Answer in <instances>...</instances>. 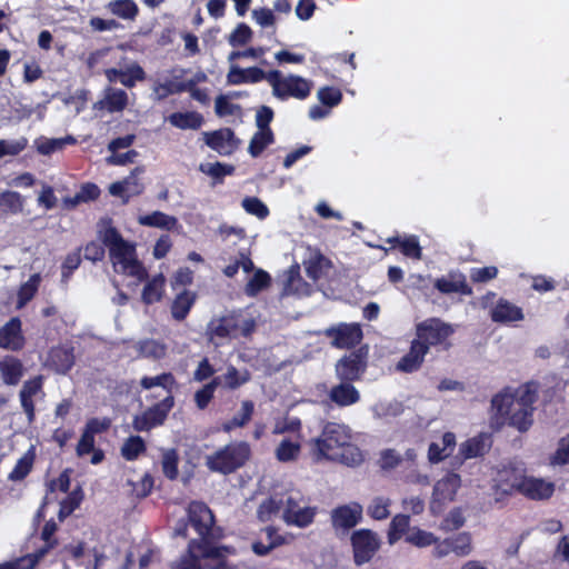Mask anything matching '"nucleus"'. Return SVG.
Segmentation results:
<instances>
[{"mask_svg":"<svg viewBox=\"0 0 569 569\" xmlns=\"http://www.w3.org/2000/svg\"><path fill=\"white\" fill-rule=\"evenodd\" d=\"M533 382L518 388H507L491 400L492 421L497 427L508 423L519 431H526L532 423V405L537 400Z\"/></svg>","mask_w":569,"mask_h":569,"instance_id":"obj_1","label":"nucleus"},{"mask_svg":"<svg viewBox=\"0 0 569 569\" xmlns=\"http://www.w3.org/2000/svg\"><path fill=\"white\" fill-rule=\"evenodd\" d=\"M350 440L351 433L348 427L328 422L320 437L312 441L317 460L338 461L349 467L360 465L362 453L358 447L350 443Z\"/></svg>","mask_w":569,"mask_h":569,"instance_id":"obj_2","label":"nucleus"},{"mask_svg":"<svg viewBox=\"0 0 569 569\" xmlns=\"http://www.w3.org/2000/svg\"><path fill=\"white\" fill-rule=\"evenodd\" d=\"M102 240L109 249L114 271L132 277L137 282L147 278V270L137 259L134 246L126 241L114 228H108Z\"/></svg>","mask_w":569,"mask_h":569,"instance_id":"obj_3","label":"nucleus"},{"mask_svg":"<svg viewBox=\"0 0 569 569\" xmlns=\"http://www.w3.org/2000/svg\"><path fill=\"white\" fill-rule=\"evenodd\" d=\"M256 328L252 318L240 311H233L213 318L207 326V336L214 346H222L232 339L250 336Z\"/></svg>","mask_w":569,"mask_h":569,"instance_id":"obj_4","label":"nucleus"},{"mask_svg":"<svg viewBox=\"0 0 569 569\" xmlns=\"http://www.w3.org/2000/svg\"><path fill=\"white\" fill-rule=\"evenodd\" d=\"M171 569H232L222 558V549L192 539L187 552L171 565Z\"/></svg>","mask_w":569,"mask_h":569,"instance_id":"obj_5","label":"nucleus"},{"mask_svg":"<svg viewBox=\"0 0 569 569\" xmlns=\"http://www.w3.org/2000/svg\"><path fill=\"white\" fill-rule=\"evenodd\" d=\"M318 507L310 505L309 499L299 490L290 489L283 492L282 521L292 527L305 529L315 522Z\"/></svg>","mask_w":569,"mask_h":569,"instance_id":"obj_6","label":"nucleus"},{"mask_svg":"<svg viewBox=\"0 0 569 569\" xmlns=\"http://www.w3.org/2000/svg\"><path fill=\"white\" fill-rule=\"evenodd\" d=\"M250 456L247 442H232L206 457V466L220 473H230L243 466Z\"/></svg>","mask_w":569,"mask_h":569,"instance_id":"obj_7","label":"nucleus"},{"mask_svg":"<svg viewBox=\"0 0 569 569\" xmlns=\"http://www.w3.org/2000/svg\"><path fill=\"white\" fill-rule=\"evenodd\" d=\"M268 83L272 88V94L280 100L290 97L303 100L312 88L310 80L296 74L283 76L279 70L268 72Z\"/></svg>","mask_w":569,"mask_h":569,"instance_id":"obj_8","label":"nucleus"},{"mask_svg":"<svg viewBox=\"0 0 569 569\" xmlns=\"http://www.w3.org/2000/svg\"><path fill=\"white\" fill-rule=\"evenodd\" d=\"M351 545L355 562L361 566L373 558L381 546V539L370 529H359L352 533Z\"/></svg>","mask_w":569,"mask_h":569,"instance_id":"obj_9","label":"nucleus"},{"mask_svg":"<svg viewBox=\"0 0 569 569\" xmlns=\"http://www.w3.org/2000/svg\"><path fill=\"white\" fill-rule=\"evenodd\" d=\"M173 397L166 396L161 402L134 416L132 420L133 429L136 431H149L161 426L173 407Z\"/></svg>","mask_w":569,"mask_h":569,"instance_id":"obj_10","label":"nucleus"},{"mask_svg":"<svg viewBox=\"0 0 569 569\" xmlns=\"http://www.w3.org/2000/svg\"><path fill=\"white\" fill-rule=\"evenodd\" d=\"M451 325L441 321L438 318L427 319L417 325V341L427 346V351L431 346L442 343L453 333Z\"/></svg>","mask_w":569,"mask_h":569,"instance_id":"obj_11","label":"nucleus"},{"mask_svg":"<svg viewBox=\"0 0 569 569\" xmlns=\"http://www.w3.org/2000/svg\"><path fill=\"white\" fill-rule=\"evenodd\" d=\"M188 518L201 538L198 542L209 545L208 539L211 537L214 518L208 506L199 501L191 502L188 507Z\"/></svg>","mask_w":569,"mask_h":569,"instance_id":"obj_12","label":"nucleus"},{"mask_svg":"<svg viewBox=\"0 0 569 569\" xmlns=\"http://www.w3.org/2000/svg\"><path fill=\"white\" fill-rule=\"evenodd\" d=\"M367 367V357L362 350L351 352L341 358L336 365V375L340 381L359 380Z\"/></svg>","mask_w":569,"mask_h":569,"instance_id":"obj_13","label":"nucleus"},{"mask_svg":"<svg viewBox=\"0 0 569 569\" xmlns=\"http://www.w3.org/2000/svg\"><path fill=\"white\" fill-rule=\"evenodd\" d=\"M362 512L363 508L358 502L338 506L331 510V525L335 530L346 532L360 522L362 519Z\"/></svg>","mask_w":569,"mask_h":569,"instance_id":"obj_14","label":"nucleus"},{"mask_svg":"<svg viewBox=\"0 0 569 569\" xmlns=\"http://www.w3.org/2000/svg\"><path fill=\"white\" fill-rule=\"evenodd\" d=\"M525 477L522 470L518 468L502 467L493 479V488L497 493L501 495H512L516 491L520 493Z\"/></svg>","mask_w":569,"mask_h":569,"instance_id":"obj_15","label":"nucleus"},{"mask_svg":"<svg viewBox=\"0 0 569 569\" xmlns=\"http://www.w3.org/2000/svg\"><path fill=\"white\" fill-rule=\"evenodd\" d=\"M104 76L109 82H120L127 88H133L138 81L146 79L144 70L137 62H130L120 68L107 69Z\"/></svg>","mask_w":569,"mask_h":569,"instance_id":"obj_16","label":"nucleus"},{"mask_svg":"<svg viewBox=\"0 0 569 569\" xmlns=\"http://www.w3.org/2000/svg\"><path fill=\"white\" fill-rule=\"evenodd\" d=\"M326 336L332 338V345L337 348H351L362 339V331L358 325L341 323L326 330Z\"/></svg>","mask_w":569,"mask_h":569,"instance_id":"obj_17","label":"nucleus"},{"mask_svg":"<svg viewBox=\"0 0 569 569\" xmlns=\"http://www.w3.org/2000/svg\"><path fill=\"white\" fill-rule=\"evenodd\" d=\"M24 337L21 329V320L17 317L11 318L0 328V348L18 351L24 346Z\"/></svg>","mask_w":569,"mask_h":569,"instance_id":"obj_18","label":"nucleus"},{"mask_svg":"<svg viewBox=\"0 0 569 569\" xmlns=\"http://www.w3.org/2000/svg\"><path fill=\"white\" fill-rule=\"evenodd\" d=\"M143 170L136 168L130 176L122 181L113 182L109 187V192L114 197H120L124 201H128L131 197L138 196L143 191V183L140 180V176Z\"/></svg>","mask_w":569,"mask_h":569,"instance_id":"obj_19","label":"nucleus"},{"mask_svg":"<svg viewBox=\"0 0 569 569\" xmlns=\"http://www.w3.org/2000/svg\"><path fill=\"white\" fill-rule=\"evenodd\" d=\"M555 492V483L541 478L525 477L520 493L532 500L549 499Z\"/></svg>","mask_w":569,"mask_h":569,"instance_id":"obj_20","label":"nucleus"},{"mask_svg":"<svg viewBox=\"0 0 569 569\" xmlns=\"http://www.w3.org/2000/svg\"><path fill=\"white\" fill-rule=\"evenodd\" d=\"M129 102L128 93L119 88L108 87L103 97L94 103L96 109L107 110L110 113L123 111Z\"/></svg>","mask_w":569,"mask_h":569,"instance_id":"obj_21","label":"nucleus"},{"mask_svg":"<svg viewBox=\"0 0 569 569\" xmlns=\"http://www.w3.org/2000/svg\"><path fill=\"white\" fill-rule=\"evenodd\" d=\"M47 365L57 373L66 375L74 365L73 348L69 346L52 348L49 351Z\"/></svg>","mask_w":569,"mask_h":569,"instance_id":"obj_22","label":"nucleus"},{"mask_svg":"<svg viewBox=\"0 0 569 569\" xmlns=\"http://www.w3.org/2000/svg\"><path fill=\"white\" fill-rule=\"evenodd\" d=\"M262 80L268 82V72L258 67L242 69L238 66H231L227 74V81L230 84L257 83Z\"/></svg>","mask_w":569,"mask_h":569,"instance_id":"obj_23","label":"nucleus"},{"mask_svg":"<svg viewBox=\"0 0 569 569\" xmlns=\"http://www.w3.org/2000/svg\"><path fill=\"white\" fill-rule=\"evenodd\" d=\"M206 143L220 154H230L234 149L233 132L226 128L204 133Z\"/></svg>","mask_w":569,"mask_h":569,"instance_id":"obj_24","label":"nucleus"},{"mask_svg":"<svg viewBox=\"0 0 569 569\" xmlns=\"http://www.w3.org/2000/svg\"><path fill=\"white\" fill-rule=\"evenodd\" d=\"M461 485L459 475L449 472L438 480L433 487V499L436 501H452Z\"/></svg>","mask_w":569,"mask_h":569,"instance_id":"obj_25","label":"nucleus"},{"mask_svg":"<svg viewBox=\"0 0 569 569\" xmlns=\"http://www.w3.org/2000/svg\"><path fill=\"white\" fill-rule=\"evenodd\" d=\"M427 352V346L415 339L411 343L410 351L397 363V369L403 372L416 371L421 366Z\"/></svg>","mask_w":569,"mask_h":569,"instance_id":"obj_26","label":"nucleus"},{"mask_svg":"<svg viewBox=\"0 0 569 569\" xmlns=\"http://www.w3.org/2000/svg\"><path fill=\"white\" fill-rule=\"evenodd\" d=\"M490 316L492 321L500 323H509L523 319L521 308L505 299H500L498 301V303L491 309Z\"/></svg>","mask_w":569,"mask_h":569,"instance_id":"obj_27","label":"nucleus"},{"mask_svg":"<svg viewBox=\"0 0 569 569\" xmlns=\"http://www.w3.org/2000/svg\"><path fill=\"white\" fill-rule=\"evenodd\" d=\"M329 398L340 407H348L359 401L360 393L350 382L341 381L331 388Z\"/></svg>","mask_w":569,"mask_h":569,"instance_id":"obj_28","label":"nucleus"},{"mask_svg":"<svg viewBox=\"0 0 569 569\" xmlns=\"http://www.w3.org/2000/svg\"><path fill=\"white\" fill-rule=\"evenodd\" d=\"M134 356L158 360L166 356L167 347L156 339H142L132 343Z\"/></svg>","mask_w":569,"mask_h":569,"instance_id":"obj_29","label":"nucleus"},{"mask_svg":"<svg viewBox=\"0 0 569 569\" xmlns=\"http://www.w3.org/2000/svg\"><path fill=\"white\" fill-rule=\"evenodd\" d=\"M435 287L442 293H462L471 295V289L466 282L465 276L460 273H450L436 280Z\"/></svg>","mask_w":569,"mask_h":569,"instance_id":"obj_30","label":"nucleus"},{"mask_svg":"<svg viewBox=\"0 0 569 569\" xmlns=\"http://www.w3.org/2000/svg\"><path fill=\"white\" fill-rule=\"evenodd\" d=\"M0 375L8 386H16L23 376V367L19 359L7 356L0 360Z\"/></svg>","mask_w":569,"mask_h":569,"instance_id":"obj_31","label":"nucleus"},{"mask_svg":"<svg viewBox=\"0 0 569 569\" xmlns=\"http://www.w3.org/2000/svg\"><path fill=\"white\" fill-rule=\"evenodd\" d=\"M456 446V436L446 432L440 441L431 442L428 450V458L431 462H439L451 455Z\"/></svg>","mask_w":569,"mask_h":569,"instance_id":"obj_32","label":"nucleus"},{"mask_svg":"<svg viewBox=\"0 0 569 569\" xmlns=\"http://www.w3.org/2000/svg\"><path fill=\"white\" fill-rule=\"evenodd\" d=\"M41 386L42 378L37 377L34 379L26 381L22 386V389L20 390L21 406L24 412L27 413L29 421H32L34 417V405L32 401V397L40 391Z\"/></svg>","mask_w":569,"mask_h":569,"instance_id":"obj_33","label":"nucleus"},{"mask_svg":"<svg viewBox=\"0 0 569 569\" xmlns=\"http://www.w3.org/2000/svg\"><path fill=\"white\" fill-rule=\"evenodd\" d=\"M301 452V437L284 438L274 450V456L280 462H290L298 459Z\"/></svg>","mask_w":569,"mask_h":569,"instance_id":"obj_34","label":"nucleus"},{"mask_svg":"<svg viewBox=\"0 0 569 569\" xmlns=\"http://www.w3.org/2000/svg\"><path fill=\"white\" fill-rule=\"evenodd\" d=\"M490 439L487 435H479L460 445L459 452L465 459L477 458L488 451Z\"/></svg>","mask_w":569,"mask_h":569,"instance_id":"obj_35","label":"nucleus"},{"mask_svg":"<svg viewBox=\"0 0 569 569\" xmlns=\"http://www.w3.org/2000/svg\"><path fill=\"white\" fill-rule=\"evenodd\" d=\"M138 222L141 226L154 227L163 230H173L178 227V219L161 211H153L149 214L140 216Z\"/></svg>","mask_w":569,"mask_h":569,"instance_id":"obj_36","label":"nucleus"},{"mask_svg":"<svg viewBox=\"0 0 569 569\" xmlns=\"http://www.w3.org/2000/svg\"><path fill=\"white\" fill-rule=\"evenodd\" d=\"M283 512V492L274 493L263 500L257 510L258 518L266 522L271 520L274 516L282 515Z\"/></svg>","mask_w":569,"mask_h":569,"instance_id":"obj_37","label":"nucleus"},{"mask_svg":"<svg viewBox=\"0 0 569 569\" xmlns=\"http://www.w3.org/2000/svg\"><path fill=\"white\" fill-rule=\"evenodd\" d=\"M166 278L163 274L152 277L143 287L141 299L146 305H152L162 299L164 293Z\"/></svg>","mask_w":569,"mask_h":569,"instance_id":"obj_38","label":"nucleus"},{"mask_svg":"<svg viewBox=\"0 0 569 569\" xmlns=\"http://www.w3.org/2000/svg\"><path fill=\"white\" fill-rule=\"evenodd\" d=\"M169 122L179 129L187 130H196L201 127L203 122V118L200 113L191 111V112H174L169 116Z\"/></svg>","mask_w":569,"mask_h":569,"instance_id":"obj_39","label":"nucleus"},{"mask_svg":"<svg viewBox=\"0 0 569 569\" xmlns=\"http://www.w3.org/2000/svg\"><path fill=\"white\" fill-rule=\"evenodd\" d=\"M194 300L196 296L190 291L184 290L181 293H179L171 306L172 317L178 321L183 320L188 316L191 307L193 306Z\"/></svg>","mask_w":569,"mask_h":569,"instance_id":"obj_40","label":"nucleus"},{"mask_svg":"<svg viewBox=\"0 0 569 569\" xmlns=\"http://www.w3.org/2000/svg\"><path fill=\"white\" fill-rule=\"evenodd\" d=\"M109 11L124 20H134L139 9L133 0H114L108 4Z\"/></svg>","mask_w":569,"mask_h":569,"instance_id":"obj_41","label":"nucleus"},{"mask_svg":"<svg viewBox=\"0 0 569 569\" xmlns=\"http://www.w3.org/2000/svg\"><path fill=\"white\" fill-rule=\"evenodd\" d=\"M34 448L31 447L16 463L12 471L9 473V479L19 481L24 479L32 469L34 462Z\"/></svg>","mask_w":569,"mask_h":569,"instance_id":"obj_42","label":"nucleus"},{"mask_svg":"<svg viewBox=\"0 0 569 569\" xmlns=\"http://www.w3.org/2000/svg\"><path fill=\"white\" fill-rule=\"evenodd\" d=\"M253 409H254V406H253L252 401H250V400L242 401L241 410L237 415H234V417L231 420L223 423V426H222L223 431L229 432L233 428L243 427L244 425H247L251 419Z\"/></svg>","mask_w":569,"mask_h":569,"instance_id":"obj_43","label":"nucleus"},{"mask_svg":"<svg viewBox=\"0 0 569 569\" xmlns=\"http://www.w3.org/2000/svg\"><path fill=\"white\" fill-rule=\"evenodd\" d=\"M403 412V405L398 400L380 401L372 407L375 418L387 419Z\"/></svg>","mask_w":569,"mask_h":569,"instance_id":"obj_44","label":"nucleus"},{"mask_svg":"<svg viewBox=\"0 0 569 569\" xmlns=\"http://www.w3.org/2000/svg\"><path fill=\"white\" fill-rule=\"evenodd\" d=\"M271 278L269 273L262 269L254 270L252 277L248 280L244 292L249 297L257 296L260 291L270 284Z\"/></svg>","mask_w":569,"mask_h":569,"instance_id":"obj_45","label":"nucleus"},{"mask_svg":"<svg viewBox=\"0 0 569 569\" xmlns=\"http://www.w3.org/2000/svg\"><path fill=\"white\" fill-rule=\"evenodd\" d=\"M387 242L391 244L398 243L401 248L402 253L407 257L415 259L421 258V248L416 236H409L402 239L399 237H392L388 238Z\"/></svg>","mask_w":569,"mask_h":569,"instance_id":"obj_46","label":"nucleus"},{"mask_svg":"<svg viewBox=\"0 0 569 569\" xmlns=\"http://www.w3.org/2000/svg\"><path fill=\"white\" fill-rule=\"evenodd\" d=\"M250 372L247 369L238 370L234 366H228L223 375L224 388L238 389L250 380Z\"/></svg>","mask_w":569,"mask_h":569,"instance_id":"obj_47","label":"nucleus"},{"mask_svg":"<svg viewBox=\"0 0 569 569\" xmlns=\"http://www.w3.org/2000/svg\"><path fill=\"white\" fill-rule=\"evenodd\" d=\"M179 456L176 449H161V467L163 475L173 480L178 477Z\"/></svg>","mask_w":569,"mask_h":569,"instance_id":"obj_48","label":"nucleus"},{"mask_svg":"<svg viewBox=\"0 0 569 569\" xmlns=\"http://www.w3.org/2000/svg\"><path fill=\"white\" fill-rule=\"evenodd\" d=\"M187 87L183 82L167 79L164 81H156L152 88L153 94L158 100L164 99L170 94L186 92Z\"/></svg>","mask_w":569,"mask_h":569,"instance_id":"obj_49","label":"nucleus"},{"mask_svg":"<svg viewBox=\"0 0 569 569\" xmlns=\"http://www.w3.org/2000/svg\"><path fill=\"white\" fill-rule=\"evenodd\" d=\"M272 142L273 133L271 130L258 129L249 143V153L252 157H258Z\"/></svg>","mask_w":569,"mask_h":569,"instance_id":"obj_50","label":"nucleus"},{"mask_svg":"<svg viewBox=\"0 0 569 569\" xmlns=\"http://www.w3.org/2000/svg\"><path fill=\"white\" fill-rule=\"evenodd\" d=\"M146 450V443L140 436L129 437L121 447V455L128 461L136 460Z\"/></svg>","mask_w":569,"mask_h":569,"instance_id":"obj_51","label":"nucleus"},{"mask_svg":"<svg viewBox=\"0 0 569 569\" xmlns=\"http://www.w3.org/2000/svg\"><path fill=\"white\" fill-rule=\"evenodd\" d=\"M40 276L38 273L32 274L27 282H24L18 292L17 308L24 307L36 295L40 284Z\"/></svg>","mask_w":569,"mask_h":569,"instance_id":"obj_52","label":"nucleus"},{"mask_svg":"<svg viewBox=\"0 0 569 569\" xmlns=\"http://www.w3.org/2000/svg\"><path fill=\"white\" fill-rule=\"evenodd\" d=\"M174 378L171 373H161L156 377H143L140 381V385L143 389H151L154 387H161L167 391V396L171 395V389L174 386Z\"/></svg>","mask_w":569,"mask_h":569,"instance_id":"obj_53","label":"nucleus"},{"mask_svg":"<svg viewBox=\"0 0 569 569\" xmlns=\"http://www.w3.org/2000/svg\"><path fill=\"white\" fill-rule=\"evenodd\" d=\"M391 499L387 497H375L368 506V515L376 520H385L390 516L389 508Z\"/></svg>","mask_w":569,"mask_h":569,"instance_id":"obj_54","label":"nucleus"},{"mask_svg":"<svg viewBox=\"0 0 569 569\" xmlns=\"http://www.w3.org/2000/svg\"><path fill=\"white\" fill-rule=\"evenodd\" d=\"M301 430V421L295 417H284L277 419L273 428V435H284V433H293L296 436H300Z\"/></svg>","mask_w":569,"mask_h":569,"instance_id":"obj_55","label":"nucleus"},{"mask_svg":"<svg viewBox=\"0 0 569 569\" xmlns=\"http://www.w3.org/2000/svg\"><path fill=\"white\" fill-rule=\"evenodd\" d=\"M305 264L308 277L316 281L322 276L323 270L329 267V261L320 253H317L311 256Z\"/></svg>","mask_w":569,"mask_h":569,"instance_id":"obj_56","label":"nucleus"},{"mask_svg":"<svg viewBox=\"0 0 569 569\" xmlns=\"http://www.w3.org/2000/svg\"><path fill=\"white\" fill-rule=\"evenodd\" d=\"M241 206L247 213L254 216L260 220H263L269 216L268 207L257 197H246L242 200Z\"/></svg>","mask_w":569,"mask_h":569,"instance_id":"obj_57","label":"nucleus"},{"mask_svg":"<svg viewBox=\"0 0 569 569\" xmlns=\"http://www.w3.org/2000/svg\"><path fill=\"white\" fill-rule=\"evenodd\" d=\"M409 528V516L406 515H396L389 527L388 532V541L390 545H393L398 541L401 535Z\"/></svg>","mask_w":569,"mask_h":569,"instance_id":"obj_58","label":"nucleus"},{"mask_svg":"<svg viewBox=\"0 0 569 569\" xmlns=\"http://www.w3.org/2000/svg\"><path fill=\"white\" fill-rule=\"evenodd\" d=\"M240 268L246 273H249L254 270V264H253L252 260L250 259L249 254H247L246 252H239L237 260L233 263L227 266L223 269V273H224V276L232 278L237 274V272Z\"/></svg>","mask_w":569,"mask_h":569,"instance_id":"obj_59","label":"nucleus"},{"mask_svg":"<svg viewBox=\"0 0 569 569\" xmlns=\"http://www.w3.org/2000/svg\"><path fill=\"white\" fill-rule=\"evenodd\" d=\"M82 492L81 490H73L60 505L59 510V519L63 520L68 516H70L81 503L82 501Z\"/></svg>","mask_w":569,"mask_h":569,"instance_id":"obj_60","label":"nucleus"},{"mask_svg":"<svg viewBox=\"0 0 569 569\" xmlns=\"http://www.w3.org/2000/svg\"><path fill=\"white\" fill-rule=\"evenodd\" d=\"M406 540L416 546V547H428L437 542V538L433 533L421 530V529H412L409 535L406 537Z\"/></svg>","mask_w":569,"mask_h":569,"instance_id":"obj_61","label":"nucleus"},{"mask_svg":"<svg viewBox=\"0 0 569 569\" xmlns=\"http://www.w3.org/2000/svg\"><path fill=\"white\" fill-rule=\"evenodd\" d=\"M448 540L451 551L457 556L465 557L471 552V538L468 533L462 532Z\"/></svg>","mask_w":569,"mask_h":569,"instance_id":"obj_62","label":"nucleus"},{"mask_svg":"<svg viewBox=\"0 0 569 569\" xmlns=\"http://www.w3.org/2000/svg\"><path fill=\"white\" fill-rule=\"evenodd\" d=\"M28 140L19 138L16 140H0V158L6 156H17L26 149Z\"/></svg>","mask_w":569,"mask_h":569,"instance_id":"obj_63","label":"nucleus"},{"mask_svg":"<svg viewBox=\"0 0 569 569\" xmlns=\"http://www.w3.org/2000/svg\"><path fill=\"white\" fill-rule=\"evenodd\" d=\"M34 147L40 154L50 156L62 150V142L58 138L40 137L34 140Z\"/></svg>","mask_w":569,"mask_h":569,"instance_id":"obj_64","label":"nucleus"}]
</instances>
